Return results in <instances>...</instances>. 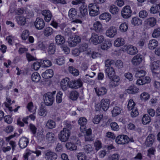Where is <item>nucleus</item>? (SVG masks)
I'll list each match as a JSON object with an SVG mask.
<instances>
[{
	"instance_id": "nucleus-11",
	"label": "nucleus",
	"mask_w": 160,
	"mask_h": 160,
	"mask_svg": "<svg viewBox=\"0 0 160 160\" xmlns=\"http://www.w3.org/2000/svg\"><path fill=\"white\" fill-rule=\"evenodd\" d=\"M87 121H78V124L80 125V129L81 131L84 133L86 132L85 135H91L92 130L91 128H89L86 130V127L85 125L87 123Z\"/></svg>"
},
{
	"instance_id": "nucleus-17",
	"label": "nucleus",
	"mask_w": 160,
	"mask_h": 160,
	"mask_svg": "<svg viewBox=\"0 0 160 160\" xmlns=\"http://www.w3.org/2000/svg\"><path fill=\"white\" fill-rule=\"evenodd\" d=\"M151 81V79L148 76L143 77L140 79H138L137 80L136 84L138 85H141L145 84L150 82Z\"/></svg>"
},
{
	"instance_id": "nucleus-8",
	"label": "nucleus",
	"mask_w": 160,
	"mask_h": 160,
	"mask_svg": "<svg viewBox=\"0 0 160 160\" xmlns=\"http://www.w3.org/2000/svg\"><path fill=\"white\" fill-rule=\"evenodd\" d=\"M122 49V51H127L129 54L131 55H134L138 52L137 48L132 45H124Z\"/></svg>"
},
{
	"instance_id": "nucleus-60",
	"label": "nucleus",
	"mask_w": 160,
	"mask_h": 160,
	"mask_svg": "<svg viewBox=\"0 0 160 160\" xmlns=\"http://www.w3.org/2000/svg\"><path fill=\"white\" fill-rule=\"evenodd\" d=\"M41 66H42V65L40 60H39V61L35 62L33 65H32V68H33L35 70H37Z\"/></svg>"
},
{
	"instance_id": "nucleus-9",
	"label": "nucleus",
	"mask_w": 160,
	"mask_h": 160,
	"mask_svg": "<svg viewBox=\"0 0 160 160\" xmlns=\"http://www.w3.org/2000/svg\"><path fill=\"white\" fill-rule=\"evenodd\" d=\"M129 138L125 135H121L117 136L116 139V142L118 144H124L129 142Z\"/></svg>"
},
{
	"instance_id": "nucleus-42",
	"label": "nucleus",
	"mask_w": 160,
	"mask_h": 160,
	"mask_svg": "<svg viewBox=\"0 0 160 160\" xmlns=\"http://www.w3.org/2000/svg\"><path fill=\"white\" fill-rule=\"evenodd\" d=\"M41 78V77L39 74L37 72H33L31 76V79L32 81L35 82H38Z\"/></svg>"
},
{
	"instance_id": "nucleus-22",
	"label": "nucleus",
	"mask_w": 160,
	"mask_h": 160,
	"mask_svg": "<svg viewBox=\"0 0 160 160\" xmlns=\"http://www.w3.org/2000/svg\"><path fill=\"white\" fill-rule=\"evenodd\" d=\"M93 29L97 33L101 32L103 31L102 25L99 21L95 22L93 24Z\"/></svg>"
},
{
	"instance_id": "nucleus-18",
	"label": "nucleus",
	"mask_w": 160,
	"mask_h": 160,
	"mask_svg": "<svg viewBox=\"0 0 160 160\" xmlns=\"http://www.w3.org/2000/svg\"><path fill=\"white\" fill-rule=\"evenodd\" d=\"M70 82V79L68 78H65L63 79L61 82V86L63 91H66L69 87V84Z\"/></svg>"
},
{
	"instance_id": "nucleus-32",
	"label": "nucleus",
	"mask_w": 160,
	"mask_h": 160,
	"mask_svg": "<svg viewBox=\"0 0 160 160\" xmlns=\"http://www.w3.org/2000/svg\"><path fill=\"white\" fill-rule=\"evenodd\" d=\"M158 42L155 39L151 40L149 41L148 46L149 49L153 50L158 45Z\"/></svg>"
},
{
	"instance_id": "nucleus-10",
	"label": "nucleus",
	"mask_w": 160,
	"mask_h": 160,
	"mask_svg": "<svg viewBox=\"0 0 160 160\" xmlns=\"http://www.w3.org/2000/svg\"><path fill=\"white\" fill-rule=\"evenodd\" d=\"M81 37L78 35H75L74 38L70 37L68 40V43L70 47H74L79 43L81 41Z\"/></svg>"
},
{
	"instance_id": "nucleus-37",
	"label": "nucleus",
	"mask_w": 160,
	"mask_h": 160,
	"mask_svg": "<svg viewBox=\"0 0 160 160\" xmlns=\"http://www.w3.org/2000/svg\"><path fill=\"white\" fill-rule=\"evenodd\" d=\"M38 113L39 115L45 117L47 114L46 108L43 105H41L38 110Z\"/></svg>"
},
{
	"instance_id": "nucleus-15",
	"label": "nucleus",
	"mask_w": 160,
	"mask_h": 160,
	"mask_svg": "<svg viewBox=\"0 0 160 160\" xmlns=\"http://www.w3.org/2000/svg\"><path fill=\"white\" fill-rule=\"evenodd\" d=\"M34 25L37 29H42L45 26V22L42 18H36Z\"/></svg>"
},
{
	"instance_id": "nucleus-46",
	"label": "nucleus",
	"mask_w": 160,
	"mask_h": 160,
	"mask_svg": "<svg viewBox=\"0 0 160 160\" xmlns=\"http://www.w3.org/2000/svg\"><path fill=\"white\" fill-rule=\"evenodd\" d=\"M136 104L132 99H130L128 101L127 108L128 110L131 111L132 109L136 108L135 106Z\"/></svg>"
},
{
	"instance_id": "nucleus-19",
	"label": "nucleus",
	"mask_w": 160,
	"mask_h": 160,
	"mask_svg": "<svg viewBox=\"0 0 160 160\" xmlns=\"http://www.w3.org/2000/svg\"><path fill=\"white\" fill-rule=\"evenodd\" d=\"M41 13L44 16V19L46 22H48L51 20L52 14L50 10H43L42 11Z\"/></svg>"
},
{
	"instance_id": "nucleus-5",
	"label": "nucleus",
	"mask_w": 160,
	"mask_h": 160,
	"mask_svg": "<svg viewBox=\"0 0 160 160\" xmlns=\"http://www.w3.org/2000/svg\"><path fill=\"white\" fill-rule=\"evenodd\" d=\"M91 42L93 44L98 45L101 43L104 40V37L102 35L98 36L96 33L93 32L90 38Z\"/></svg>"
},
{
	"instance_id": "nucleus-64",
	"label": "nucleus",
	"mask_w": 160,
	"mask_h": 160,
	"mask_svg": "<svg viewBox=\"0 0 160 160\" xmlns=\"http://www.w3.org/2000/svg\"><path fill=\"white\" fill-rule=\"evenodd\" d=\"M119 155L117 153H115L110 155L108 158V160H119Z\"/></svg>"
},
{
	"instance_id": "nucleus-25",
	"label": "nucleus",
	"mask_w": 160,
	"mask_h": 160,
	"mask_svg": "<svg viewBox=\"0 0 160 160\" xmlns=\"http://www.w3.org/2000/svg\"><path fill=\"white\" fill-rule=\"evenodd\" d=\"M55 41L56 44L58 45H61L64 43L65 39L64 36L58 34L55 37Z\"/></svg>"
},
{
	"instance_id": "nucleus-26",
	"label": "nucleus",
	"mask_w": 160,
	"mask_h": 160,
	"mask_svg": "<svg viewBox=\"0 0 160 160\" xmlns=\"http://www.w3.org/2000/svg\"><path fill=\"white\" fill-rule=\"evenodd\" d=\"M53 71L52 69H49L46 70L42 74V77L45 79H48L51 78L53 76Z\"/></svg>"
},
{
	"instance_id": "nucleus-27",
	"label": "nucleus",
	"mask_w": 160,
	"mask_h": 160,
	"mask_svg": "<svg viewBox=\"0 0 160 160\" xmlns=\"http://www.w3.org/2000/svg\"><path fill=\"white\" fill-rule=\"evenodd\" d=\"M145 22L147 25L151 27H153L155 26L157 23V20L154 17H151L147 18Z\"/></svg>"
},
{
	"instance_id": "nucleus-33",
	"label": "nucleus",
	"mask_w": 160,
	"mask_h": 160,
	"mask_svg": "<svg viewBox=\"0 0 160 160\" xmlns=\"http://www.w3.org/2000/svg\"><path fill=\"white\" fill-rule=\"evenodd\" d=\"M99 18L101 20H105L106 22L109 21L111 18V15L108 12H104L101 14L99 16Z\"/></svg>"
},
{
	"instance_id": "nucleus-55",
	"label": "nucleus",
	"mask_w": 160,
	"mask_h": 160,
	"mask_svg": "<svg viewBox=\"0 0 160 160\" xmlns=\"http://www.w3.org/2000/svg\"><path fill=\"white\" fill-rule=\"evenodd\" d=\"M128 26L126 22L122 23L119 26V29L121 32H125L127 31Z\"/></svg>"
},
{
	"instance_id": "nucleus-38",
	"label": "nucleus",
	"mask_w": 160,
	"mask_h": 160,
	"mask_svg": "<svg viewBox=\"0 0 160 160\" xmlns=\"http://www.w3.org/2000/svg\"><path fill=\"white\" fill-rule=\"evenodd\" d=\"M109 10L112 14H117L119 11L118 8L114 5H112L109 7Z\"/></svg>"
},
{
	"instance_id": "nucleus-61",
	"label": "nucleus",
	"mask_w": 160,
	"mask_h": 160,
	"mask_svg": "<svg viewBox=\"0 0 160 160\" xmlns=\"http://www.w3.org/2000/svg\"><path fill=\"white\" fill-rule=\"evenodd\" d=\"M56 123L54 121H48L46 126L49 128L51 129L55 127Z\"/></svg>"
},
{
	"instance_id": "nucleus-2",
	"label": "nucleus",
	"mask_w": 160,
	"mask_h": 160,
	"mask_svg": "<svg viewBox=\"0 0 160 160\" xmlns=\"http://www.w3.org/2000/svg\"><path fill=\"white\" fill-rule=\"evenodd\" d=\"M110 103L109 99L103 98L100 101L99 105L98 104L95 106V110L98 111L102 109L104 111H106L109 108Z\"/></svg>"
},
{
	"instance_id": "nucleus-43",
	"label": "nucleus",
	"mask_w": 160,
	"mask_h": 160,
	"mask_svg": "<svg viewBox=\"0 0 160 160\" xmlns=\"http://www.w3.org/2000/svg\"><path fill=\"white\" fill-rule=\"evenodd\" d=\"M54 134L51 132H48L46 135V139L49 142H53L55 139Z\"/></svg>"
},
{
	"instance_id": "nucleus-53",
	"label": "nucleus",
	"mask_w": 160,
	"mask_h": 160,
	"mask_svg": "<svg viewBox=\"0 0 160 160\" xmlns=\"http://www.w3.org/2000/svg\"><path fill=\"white\" fill-rule=\"evenodd\" d=\"M15 39V36L10 35L6 37V40L9 45H12L14 42Z\"/></svg>"
},
{
	"instance_id": "nucleus-1",
	"label": "nucleus",
	"mask_w": 160,
	"mask_h": 160,
	"mask_svg": "<svg viewBox=\"0 0 160 160\" xmlns=\"http://www.w3.org/2000/svg\"><path fill=\"white\" fill-rule=\"evenodd\" d=\"M77 11L75 8H71L68 12V17L71 21V23L82 24L83 21L77 18Z\"/></svg>"
},
{
	"instance_id": "nucleus-14",
	"label": "nucleus",
	"mask_w": 160,
	"mask_h": 160,
	"mask_svg": "<svg viewBox=\"0 0 160 160\" xmlns=\"http://www.w3.org/2000/svg\"><path fill=\"white\" fill-rule=\"evenodd\" d=\"M117 33V29L114 26H111L108 28L106 32V35L109 38H113Z\"/></svg>"
},
{
	"instance_id": "nucleus-6",
	"label": "nucleus",
	"mask_w": 160,
	"mask_h": 160,
	"mask_svg": "<svg viewBox=\"0 0 160 160\" xmlns=\"http://www.w3.org/2000/svg\"><path fill=\"white\" fill-rule=\"evenodd\" d=\"M89 14L92 17H95L100 13L99 7L96 3H91L88 5Z\"/></svg>"
},
{
	"instance_id": "nucleus-35",
	"label": "nucleus",
	"mask_w": 160,
	"mask_h": 160,
	"mask_svg": "<svg viewBox=\"0 0 160 160\" xmlns=\"http://www.w3.org/2000/svg\"><path fill=\"white\" fill-rule=\"evenodd\" d=\"M138 88L134 86H130L126 90L127 93L129 94H135L137 93L139 91Z\"/></svg>"
},
{
	"instance_id": "nucleus-41",
	"label": "nucleus",
	"mask_w": 160,
	"mask_h": 160,
	"mask_svg": "<svg viewBox=\"0 0 160 160\" xmlns=\"http://www.w3.org/2000/svg\"><path fill=\"white\" fill-rule=\"evenodd\" d=\"M125 44V41L123 38H118L114 41V45L117 47L123 45Z\"/></svg>"
},
{
	"instance_id": "nucleus-3",
	"label": "nucleus",
	"mask_w": 160,
	"mask_h": 160,
	"mask_svg": "<svg viewBox=\"0 0 160 160\" xmlns=\"http://www.w3.org/2000/svg\"><path fill=\"white\" fill-rule=\"evenodd\" d=\"M56 92V91H54L52 92H48L44 94L43 100L46 105L48 106L52 105L54 100V95Z\"/></svg>"
},
{
	"instance_id": "nucleus-31",
	"label": "nucleus",
	"mask_w": 160,
	"mask_h": 160,
	"mask_svg": "<svg viewBox=\"0 0 160 160\" xmlns=\"http://www.w3.org/2000/svg\"><path fill=\"white\" fill-rule=\"evenodd\" d=\"M45 158L48 159L52 160L57 158V155L55 152L48 151L45 153Z\"/></svg>"
},
{
	"instance_id": "nucleus-39",
	"label": "nucleus",
	"mask_w": 160,
	"mask_h": 160,
	"mask_svg": "<svg viewBox=\"0 0 160 160\" xmlns=\"http://www.w3.org/2000/svg\"><path fill=\"white\" fill-rule=\"evenodd\" d=\"M112 45L111 42L109 40H106L101 46V48L102 50H107Z\"/></svg>"
},
{
	"instance_id": "nucleus-49",
	"label": "nucleus",
	"mask_w": 160,
	"mask_h": 160,
	"mask_svg": "<svg viewBox=\"0 0 160 160\" xmlns=\"http://www.w3.org/2000/svg\"><path fill=\"white\" fill-rule=\"evenodd\" d=\"M40 60L42 67H48L52 65L51 62L48 60L41 59Z\"/></svg>"
},
{
	"instance_id": "nucleus-24",
	"label": "nucleus",
	"mask_w": 160,
	"mask_h": 160,
	"mask_svg": "<svg viewBox=\"0 0 160 160\" xmlns=\"http://www.w3.org/2000/svg\"><path fill=\"white\" fill-rule=\"evenodd\" d=\"M28 139L24 137H22L19 140V145L20 147L21 148H26L28 143Z\"/></svg>"
},
{
	"instance_id": "nucleus-23",
	"label": "nucleus",
	"mask_w": 160,
	"mask_h": 160,
	"mask_svg": "<svg viewBox=\"0 0 160 160\" xmlns=\"http://www.w3.org/2000/svg\"><path fill=\"white\" fill-rule=\"evenodd\" d=\"M105 73L108 75L109 78H113L116 76L115 72L114 69L113 67H108L105 69Z\"/></svg>"
},
{
	"instance_id": "nucleus-16",
	"label": "nucleus",
	"mask_w": 160,
	"mask_h": 160,
	"mask_svg": "<svg viewBox=\"0 0 160 160\" xmlns=\"http://www.w3.org/2000/svg\"><path fill=\"white\" fill-rule=\"evenodd\" d=\"M150 67L152 72L156 73V71L160 70V60L152 62L151 63Z\"/></svg>"
},
{
	"instance_id": "nucleus-56",
	"label": "nucleus",
	"mask_w": 160,
	"mask_h": 160,
	"mask_svg": "<svg viewBox=\"0 0 160 160\" xmlns=\"http://www.w3.org/2000/svg\"><path fill=\"white\" fill-rule=\"evenodd\" d=\"M94 145L95 147V150L97 151H98L102 147L101 141L98 139H97L95 141L94 143Z\"/></svg>"
},
{
	"instance_id": "nucleus-36",
	"label": "nucleus",
	"mask_w": 160,
	"mask_h": 160,
	"mask_svg": "<svg viewBox=\"0 0 160 160\" xmlns=\"http://www.w3.org/2000/svg\"><path fill=\"white\" fill-rule=\"evenodd\" d=\"M56 45L54 43H51L48 46V52L50 54H54L55 52Z\"/></svg>"
},
{
	"instance_id": "nucleus-52",
	"label": "nucleus",
	"mask_w": 160,
	"mask_h": 160,
	"mask_svg": "<svg viewBox=\"0 0 160 160\" xmlns=\"http://www.w3.org/2000/svg\"><path fill=\"white\" fill-rule=\"evenodd\" d=\"M121 112V109L120 108L117 106L114 107L112 111V116L115 117L120 114Z\"/></svg>"
},
{
	"instance_id": "nucleus-48",
	"label": "nucleus",
	"mask_w": 160,
	"mask_h": 160,
	"mask_svg": "<svg viewBox=\"0 0 160 160\" xmlns=\"http://www.w3.org/2000/svg\"><path fill=\"white\" fill-rule=\"evenodd\" d=\"M30 34V32L27 29L24 30L22 32L21 38L23 41H26L28 38Z\"/></svg>"
},
{
	"instance_id": "nucleus-58",
	"label": "nucleus",
	"mask_w": 160,
	"mask_h": 160,
	"mask_svg": "<svg viewBox=\"0 0 160 160\" xmlns=\"http://www.w3.org/2000/svg\"><path fill=\"white\" fill-rule=\"evenodd\" d=\"M150 98L149 94L147 92H143L140 95V98L142 100L146 101Z\"/></svg>"
},
{
	"instance_id": "nucleus-29",
	"label": "nucleus",
	"mask_w": 160,
	"mask_h": 160,
	"mask_svg": "<svg viewBox=\"0 0 160 160\" xmlns=\"http://www.w3.org/2000/svg\"><path fill=\"white\" fill-rule=\"evenodd\" d=\"M79 11L81 18L84 17L88 15V9L85 5L83 4L80 7Z\"/></svg>"
},
{
	"instance_id": "nucleus-51",
	"label": "nucleus",
	"mask_w": 160,
	"mask_h": 160,
	"mask_svg": "<svg viewBox=\"0 0 160 160\" xmlns=\"http://www.w3.org/2000/svg\"><path fill=\"white\" fill-rule=\"evenodd\" d=\"M108 119V116H103L102 113H99L95 115L94 117L93 120H106Z\"/></svg>"
},
{
	"instance_id": "nucleus-4",
	"label": "nucleus",
	"mask_w": 160,
	"mask_h": 160,
	"mask_svg": "<svg viewBox=\"0 0 160 160\" xmlns=\"http://www.w3.org/2000/svg\"><path fill=\"white\" fill-rule=\"evenodd\" d=\"M70 134V131L69 129L63 128L58 134V138L62 142H66L68 141Z\"/></svg>"
},
{
	"instance_id": "nucleus-47",
	"label": "nucleus",
	"mask_w": 160,
	"mask_h": 160,
	"mask_svg": "<svg viewBox=\"0 0 160 160\" xmlns=\"http://www.w3.org/2000/svg\"><path fill=\"white\" fill-rule=\"evenodd\" d=\"M53 32V30L52 28L50 27L46 28L44 30L43 33L45 36L48 37L51 35Z\"/></svg>"
},
{
	"instance_id": "nucleus-28",
	"label": "nucleus",
	"mask_w": 160,
	"mask_h": 160,
	"mask_svg": "<svg viewBox=\"0 0 160 160\" xmlns=\"http://www.w3.org/2000/svg\"><path fill=\"white\" fill-rule=\"evenodd\" d=\"M132 24L136 26L141 25L142 23V21L140 18L138 17H135L132 18L131 20Z\"/></svg>"
},
{
	"instance_id": "nucleus-30",
	"label": "nucleus",
	"mask_w": 160,
	"mask_h": 160,
	"mask_svg": "<svg viewBox=\"0 0 160 160\" xmlns=\"http://www.w3.org/2000/svg\"><path fill=\"white\" fill-rule=\"evenodd\" d=\"M79 96V93L76 90L71 91L68 94L69 98L72 101H76L77 100Z\"/></svg>"
},
{
	"instance_id": "nucleus-40",
	"label": "nucleus",
	"mask_w": 160,
	"mask_h": 160,
	"mask_svg": "<svg viewBox=\"0 0 160 160\" xmlns=\"http://www.w3.org/2000/svg\"><path fill=\"white\" fill-rule=\"evenodd\" d=\"M27 108L29 111L33 113L36 112L37 108L36 107H34L33 102H29L28 104Z\"/></svg>"
},
{
	"instance_id": "nucleus-63",
	"label": "nucleus",
	"mask_w": 160,
	"mask_h": 160,
	"mask_svg": "<svg viewBox=\"0 0 160 160\" xmlns=\"http://www.w3.org/2000/svg\"><path fill=\"white\" fill-rule=\"evenodd\" d=\"M77 158L78 160H90L84 153L82 152L78 153Z\"/></svg>"
},
{
	"instance_id": "nucleus-21",
	"label": "nucleus",
	"mask_w": 160,
	"mask_h": 160,
	"mask_svg": "<svg viewBox=\"0 0 160 160\" xmlns=\"http://www.w3.org/2000/svg\"><path fill=\"white\" fill-rule=\"evenodd\" d=\"M95 89L97 95L98 96H103L106 94L107 92V89L104 87L96 88Z\"/></svg>"
},
{
	"instance_id": "nucleus-54",
	"label": "nucleus",
	"mask_w": 160,
	"mask_h": 160,
	"mask_svg": "<svg viewBox=\"0 0 160 160\" xmlns=\"http://www.w3.org/2000/svg\"><path fill=\"white\" fill-rule=\"evenodd\" d=\"M65 146L68 149L71 151L75 150L77 148V146L71 142L67 143Z\"/></svg>"
},
{
	"instance_id": "nucleus-12",
	"label": "nucleus",
	"mask_w": 160,
	"mask_h": 160,
	"mask_svg": "<svg viewBox=\"0 0 160 160\" xmlns=\"http://www.w3.org/2000/svg\"><path fill=\"white\" fill-rule=\"evenodd\" d=\"M109 86L110 88H114L118 86L120 83V78L118 76H116L110 78Z\"/></svg>"
},
{
	"instance_id": "nucleus-57",
	"label": "nucleus",
	"mask_w": 160,
	"mask_h": 160,
	"mask_svg": "<svg viewBox=\"0 0 160 160\" xmlns=\"http://www.w3.org/2000/svg\"><path fill=\"white\" fill-rule=\"evenodd\" d=\"M148 15V12L145 10H142L140 11L139 13V18L145 19L147 18Z\"/></svg>"
},
{
	"instance_id": "nucleus-45",
	"label": "nucleus",
	"mask_w": 160,
	"mask_h": 160,
	"mask_svg": "<svg viewBox=\"0 0 160 160\" xmlns=\"http://www.w3.org/2000/svg\"><path fill=\"white\" fill-rule=\"evenodd\" d=\"M18 23L21 25H24L26 23V18L23 16H18L17 18Z\"/></svg>"
},
{
	"instance_id": "nucleus-50",
	"label": "nucleus",
	"mask_w": 160,
	"mask_h": 160,
	"mask_svg": "<svg viewBox=\"0 0 160 160\" xmlns=\"http://www.w3.org/2000/svg\"><path fill=\"white\" fill-rule=\"evenodd\" d=\"M146 74V72L144 70H138L136 72L135 76L136 78H139V79H140L145 77Z\"/></svg>"
},
{
	"instance_id": "nucleus-7",
	"label": "nucleus",
	"mask_w": 160,
	"mask_h": 160,
	"mask_svg": "<svg viewBox=\"0 0 160 160\" xmlns=\"http://www.w3.org/2000/svg\"><path fill=\"white\" fill-rule=\"evenodd\" d=\"M132 11L131 7L129 5L124 6L121 11V15L122 17L125 19L130 18L132 14Z\"/></svg>"
},
{
	"instance_id": "nucleus-44",
	"label": "nucleus",
	"mask_w": 160,
	"mask_h": 160,
	"mask_svg": "<svg viewBox=\"0 0 160 160\" xmlns=\"http://www.w3.org/2000/svg\"><path fill=\"white\" fill-rule=\"evenodd\" d=\"M69 72L74 76H77L79 74L78 70L72 66H69L68 69Z\"/></svg>"
},
{
	"instance_id": "nucleus-62",
	"label": "nucleus",
	"mask_w": 160,
	"mask_h": 160,
	"mask_svg": "<svg viewBox=\"0 0 160 160\" xmlns=\"http://www.w3.org/2000/svg\"><path fill=\"white\" fill-rule=\"evenodd\" d=\"M160 35V28H158L155 29L152 34V36L154 38H157Z\"/></svg>"
},
{
	"instance_id": "nucleus-20",
	"label": "nucleus",
	"mask_w": 160,
	"mask_h": 160,
	"mask_svg": "<svg viewBox=\"0 0 160 160\" xmlns=\"http://www.w3.org/2000/svg\"><path fill=\"white\" fill-rule=\"evenodd\" d=\"M142 55L138 54L134 56L132 60V64L135 66L139 65L142 60Z\"/></svg>"
},
{
	"instance_id": "nucleus-34",
	"label": "nucleus",
	"mask_w": 160,
	"mask_h": 160,
	"mask_svg": "<svg viewBox=\"0 0 160 160\" xmlns=\"http://www.w3.org/2000/svg\"><path fill=\"white\" fill-rule=\"evenodd\" d=\"M155 139V136L153 134H149L147 137L146 143L148 146H151L153 143Z\"/></svg>"
},
{
	"instance_id": "nucleus-13",
	"label": "nucleus",
	"mask_w": 160,
	"mask_h": 160,
	"mask_svg": "<svg viewBox=\"0 0 160 160\" xmlns=\"http://www.w3.org/2000/svg\"><path fill=\"white\" fill-rule=\"evenodd\" d=\"M69 84V88H71L77 89L81 87L82 85V82L80 79L76 80H71Z\"/></svg>"
},
{
	"instance_id": "nucleus-59",
	"label": "nucleus",
	"mask_w": 160,
	"mask_h": 160,
	"mask_svg": "<svg viewBox=\"0 0 160 160\" xmlns=\"http://www.w3.org/2000/svg\"><path fill=\"white\" fill-rule=\"evenodd\" d=\"M84 151L87 153H89L93 151V148L91 145L88 144L84 147Z\"/></svg>"
}]
</instances>
